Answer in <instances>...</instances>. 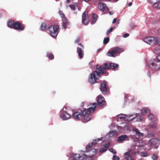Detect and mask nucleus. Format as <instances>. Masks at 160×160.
Instances as JSON below:
<instances>
[{"label": "nucleus", "mask_w": 160, "mask_h": 160, "mask_svg": "<svg viewBox=\"0 0 160 160\" xmlns=\"http://www.w3.org/2000/svg\"><path fill=\"white\" fill-rule=\"evenodd\" d=\"M125 98H126L127 96H126V94L125 95Z\"/></svg>", "instance_id": "obj_54"}, {"label": "nucleus", "mask_w": 160, "mask_h": 160, "mask_svg": "<svg viewBox=\"0 0 160 160\" xmlns=\"http://www.w3.org/2000/svg\"><path fill=\"white\" fill-rule=\"evenodd\" d=\"M97 69L93 73L90 74L88 79L89 82L91 84H94L96 82V80L99 78L100 74H103L105 72V69L102 66H99L98 65L96 66Z\"/></svg>", "instance_id": "obj_3"}, {"label": "nucleus", "mask_w": 160, "mask_h": 160, "mask_svg": "<svg viewBox=\"0 0 160 160\" xmlns=\"http://www.w3.org/2000/svg\"><path fill=\"white\" fill-rule=\"evenodd\" d=\"M102 67L104 68L105 71L106 69H109L111 68L113 69H117L118 68V65L114 63H112L109 65H108L107 63H104V66H102Z\"/></svg>", "instance_id": "obj_12"}, {"label": "nucleus", "mask_w": 160, "mask_h": 160, "mask_svg": "<svg viewBox=\"0 0 160 160\" xmlns=\"http://www.w3.org/2000/svg\"><path fill=\"white\" fill-rule=\"evenodd\" d=\"M87 12H84L82 14V20L83 24L85 25H87L89 22V19L87 15Z\"/></svg>", "instance_id": "obj_15"}, {"label": "nucleus", "mask_w": 160, "mask_h": 160, "mask_svg": "<svg viewBox=\"0 0 160 160\" xmlns=\"http://www.w3.org/2000/svg\"><path fill=\"white\" fill-rule=\"evenodd\" d=\"M158 140L155 138H153L149 141L148 144L151 147H153L155 148L156 149L158 147Z\"/></svg>", "instance_id": "obj_14"}, {"label": "nucleus", "mask_w": 160, "mask_h": 160, "mask_svg": "<svg viewBox=\"0 0 160 160\" xmlns=\"http://www.w3.org/2000/svg\"><path fill=\"white\" fill-rule=\"evenodd\" d=\"M96 103L92 104V107H90L86 111L85 108H83L81 110L80 112H76L73 113V116L76 120H80L84 118L83 122H87L89 121L91 118V112H93L96 108Z\"/></svg>", "instance_id": "obj_2"}, {"label": "nucleus", "mask_w": 160, "mask_h": 160, "mask_svg": "<svg viewBox=\"0 0 160 160\" xmlns=\"http://www.w3.org/2000/svg\"><path fill=\"white\" fill-rule=\"evenodd\" d=\"M102 138H98V139H94L91 144H88L86 147L87 152H89V155H85L83 154L82 156H80L79 154H73L71 155V158H72L73 160H89L88 159V158H91L97 152V150L95 149H91L88 151V149L91 148L93 146L97 143V142L99 141H101Z\"/></svg>", "instance_id": "obj_1"}, {"label": "nucleus", "mask_w": 160, "mask_h": 160, "mask_svg": "<svg viewBox=\"0 0 160 160\" xmlns=\"http://www.w3.org/2000/svg\"><path fill=\"white\" fill-rule=\"evenodd\" d=\"M78 10H80V9H79V8H78Z\"/></svg>", "instance_id": "obj_55"}, {"label": "nucleus", "mask_w": 160, "mask_h": 160, "mask_svg": "<svg viewBox=\"0 0 160 160\" xmlns=\"http://www.w3.org/2000/svg\"><path fill=\"white\" fill-rule=\"evenodd\" d=\"M8 27L11 28H13L18 31H21L24 29V27L19 22H15L12 20L8 22Z\"/></svg>", "instance_id": "obj_6"}, {"label": "nucleus", "mask_w": 160, "mask_h": 160, "mask_svg": "<svg viewBox=\"0 0 160 160\" xmlns=\"http://www.w3.org/2000/svg\"><path fill=\"white\" fill-rule=\"evenodd\" d=\"M113 160H120V158L119 157L114 155L113 156Z\"/></svg>", "instance_id": "obj_36"}, {"label": "nucleus", "mask_w": 160, "mask_h": 160, "mask_svg": "<svg viewBox=\"0 0 160 160\" xmlns=\"http://www.w3.org/2000/svg\"><path fill=\"white\" fill-rule=\"evenodd\" d=\"M97 102L98 105L99 106H102L105 104V102L104 98L100 95L98 96Z\"/></svg>", "instance_id": "obj_18"}, {"label": "nucleus", "mask_w": 160, "mask_h": 160, "mask_svg": "<svg viewBox=\"0 0 160 160\" xmlns=\"http://www.w3.org/2000/svg\"><path fill=\"white\" fill-rule=\"evenodd\" d=\"M129 36V34L128 33H126L123 35V37L124 38H126L128 37Z\"/></svg>", "instance_id": "obj_39"}, {"label": "nucleus", "mask_w": 160, "mask_h": 160, "mask_svg": "<svg viewBox=\"0 0 160 160\" xmlns=\"http://www.w3.org/2000/svg\"><path fill=\"white\" fill-rule=\"evenodd\" d=\"M116 18H114L112 21V23L113 24L115 23V22H116Z\"/></svg>", "instance_id": "obj_42"}, {"label": "nucleus", "mask_w": 160, "mask_h": 160, "mask_svg": "<svg viewBox=\"0 0 160 160\" xmlns=\"http://www.w3.org/2000/svg\"><path fill=\"white\" fill-rule=\"evenodd\" d=\"M158 158V157L157 156L155 155L154 154H153L152 155V158L153 160H156Z\"/></svg>", "instance_id": "obj_35"}, {"label": "nucleus", "mask_w": 160, "mask_h": 160, "mask_svg": "<svg viewBox=\"0 0 160 160\" xmlns=\"http://www.w3.org/2000/svg\"><path fill=\"white\" fill-rule=\"evenodd\" d=\"M143 145H144V143H142V145H140V147H142V146H143Z\"/></svg>", "instance_id": "obj_48"}, {"label": "nucleus", "mask_w": 160, "mask_h": 160, "mask_svg": "<svg viewBox=\"0 0 160 160\" xmlns=\"http://www.w3.org/2000/svg\"><path fill=\"white\" fill-rule=\"evenodd\" d=\"M143 118L142 116H140L137 119V121H141L142 120Z\"/></svg>", "instance_id": "obj_38"}, {"label": "nucleus", "mask_w": 160, "mask_h": 160, "mask_svg": "<svg viewBox=\"0 0 160 160\" xmlns=\"http://www.w3.org/2000/svg\"><path fill=\"white\" fill-rule=\"evenodd\" d=\"M157 59L158 60L160 61V54L158 56Z\"/></svg>", "instance_id": "obj_43"}, {"label": "nucleus", "mask_w": 160, "mask_h": 160, "mask_svg": "<svg viewBox=\"0 0 160 160\" xmlns=\"http://www.w3.org/2000/svg\"><path fill=\"white\" fill-rule=\"evenodd\" d=\"M153 128H155V129H156L157 128V126H154L153 127Z\"/></svg>", "instance_id": "obj_50"}, {"label": "nucleus", "mask_w": 160, "mask_h": 160, "mask_svg": "<svg viewBox=\"0 0 160 160\" xmlns=\"http://www.w3.org/2000/svg\"><path fill=\"white\" fill-rule=\"evenodd\" d=\"M132 3L131 2L129 3L128 4V6L129 7L131 6L132 5Z\"/></svg>", "instance_id": "obj_46"}, {"label": "nucleus", "mask_w": 160, "mask_h": 160, "mask_svg": "<svg viewBox=\"0 0 160 160\" xmlns=\"http://www.w3.org/2000/svg\"><path fill=\"white\" fill-rule=\"evenodd\" d=\"M114 50H115L117 53H121L123 52L124 51V49L120 47H117L113 48Z\"/></svg>", "instance_id": "obj_23"}, {"label": "nucleus", "mask_w": 160, "mask_h": 160, "mask_svg": "<svg viewBox=\"0 0 160 160\" xmlns=\"http://www.w3.org/2000/svg\"><path fill=\"white\" fill-rule=\"evenodd\" d=\"M59 28L58 25H54L49 27V33L52 37L55 38L58 34V31Z\"/></svg>", "instance_id": "obj_8"}, {"label": "nucleus", "mask_w": 160, "mask_h": 160, "mask_svg": "<svg viewBox=\"0 0 160 160\" xmlns=\"http://www.w3.org/2000/svg\"><path fill=\"white\" fill-rule=\"evenodd\" d=\"M109 41V38L108 37H106L105 38L103 41V43L104 44H107L108 42Z\"/></svg>", "instance_id": "obj_30"}, {"label": "nucleus", "mask_w": 160, "mask_h": 160, "mask_svg": "<svg viewBox=\"0 0 160 160\" xmlns=\"http://www.w3.org/2000/svg\"><path fill=\"white\" fill-rule=\"evenodd\" d=\"M142 155H141V157H147L148 156V154L146 152H141Z\"/></svg>", "instance_id": "obj_31"}, {"label": "nucleus", "mask_w": 160, "mask_h": 160, "mask_svg": "<svg viewBox=\"0 0 160 160\" xmlns=\"http://www.w3.org/2000/svg\"><path fill=\"white\" fill-rule=\"evenodd\" d=\"M69 7L72 10H74L75 9V6L74 5L71 4L69 5Z\"/></svg>", "instance_id": "obj_34"}, {"label": "nucleus", "mask_w": 160, "mask_h": 160, "mask_svg": "<svg viewBox=\"0 0 160 160\" xmlns=\"http://www.w3.org/2000/svg\"><path fill=\"white\" fill-rule=\"evenodd\" d=\"M153 8L160 10V1L159 0H149Z\"/></svg>", "instance_id": "obj_11"}, {"label": "nucleus", "mask_w": 160, "mask_h": 160, "mask_svg": "<svg viewBox=\"0 0 160 160\" xmlns=\"http://www.w3.org/2000/svg\"><path fill=\"white\" fill-rule=\"evenodd\" d=\"M119 0H115V1L116 2L117 1H118Z\"/></svg>", "instance_id": "obj_53"}, {"label": "nucleus", "mask_w": 160, "mask_h": 160, "mask_svg": "<svg viewBox=\"0 0 160 160\" xmlns=\"http://www.w3.org/2000/svg\"><path fill=\"white\" fill-rule=\"evenodd\" d=\"M77 52L79 58H82L83 56V51L82 49L79 47H78Z\"/></svg>", "instance_id": "obj_20"}, {"label": "nucleus", "mask_w": 160, "mask_h": 160, "mask_svg": "<svg viewBox=\"0 0 160 160\" xmlns=\"http://www.w3.org/2000/svg\"><path fill=\"white\" fill-rule=\"evenodd\" d=\"M149 112V110L147 108H144L141 110V114L142 115H145V114Z\"/></svg>", "instance_id": "obj_24"}, {"label": "nucleus", "mask_w": 160, "mask_h": 160, "mask_svg": "<svg viewBox=\"0 0 160 160\" xmlns=\"http://www.w3.org/2000/svg\"><path fill=\"white\" fill-rule=\"evenodd\" d=\"M146 65L147 68L149 67L152 69L155 70H158L160 69V61L158 60L157 58L154 59L150 65L147 63Z\"/></svg>", "instance_id": "obj_7"}, {"label": "nucleus", "mask_w": 160, "mask_h": 160, "mask_svg": "<svg viewBox=\"0 0 160 160\" xmlns=\"http://www.w3.org/2000/svg\"><path fill=\"white\" fill-rule=\"evenodd\" d=\"M137 116V113L129 115L121 113L117 116V121L118 122L123 121H129L134 119Z\"/></svg>", "instance_id": "obj_4"}, {"label": "nucleus", "mask_w": 160, "mask_h": 160, "mask_svg": "<svg viewBox=\"0 0 160 160\" xmlns=\"http://www.w3.org/2000/svg\"><path fill=\"white\" fill-rule=\"evenodd\" d=\"M119 23V21L117 22V24H118Z\"/></svg>", "instance_id": "obj_52"}, {"label": "nucleus", "mask_w": 160, "mask_h": 160, "mask_svg": "<svg viewBox=\"0 0 160 160\" xmlns=\"http://www.w3.org/2000/svg\"><path fill=\"white\" fill-rule=\"evenodd\" d=\"M142 142V140H140L139 141V143H140L141 142Z\"/></svg>", "instance_id": "obj_49"}, {"label": "nucleus", "mask_w": 160, "mask_h": 160, "mask_svg": "<svg viewBox=\"0 0 160 160\" xmlns=\"http://www.w3.org/2000/svg\"><path fill=\"white\" fill-rule=\"evenodd\" d=\"M109 151L114 154L116 153V151L113 148H111L109 149Z\"/></svg>", "instance_id": "obj_37"}, {"label": "nucleus", "mask_w": 160, "mask_h": 160, "mask_svg": "<svg viewBox=\"0 0 160 160\" xmlns=\"http://www.w3.org/2000/svg\"><path fill=\"white\" fill-rule=\"evenodd\" d=\"M154 116L152 113H150L148 116V118L149 120H152Z\"/></svg>", "instance_id": "obj_33"}, {"label": "nucleus", "mask_w": 160, "mask_h": 160, "mask_svg": "<svg viewBox=\"0 0 160 160\" xmlns=\"http://www.w3.org/2000/svg\"><path fill=\"white\" fill-rule=\"evenodd\" d=\"M110 145V143H108L104 145L103 148L100 150L99 152L100 153H103L105 152L107 150Z\"/></svg>", "instance_id": "obj_21"}, {"label": "nucleus", "mask_w": 160, "mask_h": 160, "mask_svg": "<svg viewBox=\"0 0 160 160\" xmlns=\"http://www.w3.org/2000/svg\"><path fill=\"white\" fill-rule=\"evenodd\" d=\"M144 41L147 43L151 45H154L158 42L157 39L153 37H145Z\"/></svg>", "instance_id": "obj_10"}, {"label": "nucleus", "mask_w": 160, "mask_h": 160, "mask_svg": "<svg viewBox=\"0 0 160 160\" xmlns=\"http://www.w3.org/2000/svg\"><path fill=\"white\" fill-rule=\"evenodd\" d=\"M117 132L116 131L112 130L109 132L107 134V136H108V137H112L115 135L117 133Z\"/></svg>", "instance_id": "obj_26"}, {"label": "nucleus", "mask_w": 160, "mask_h": 160, "mask_svg": "<svg viewBox=\"0 0 160 160\" xmlns=\"http://www.w3.org/2000/svg\"><path fill=\"white\" fill-rule=\"evenodd\" d=\"M47 56L50 60H52L54 58V56L52 54H48Z\"/></svg>", "instance_id": "obj_29"}, {"label": "nucleus", "mask_w": 160, "mask_h": 160, "mask_svg": "<svg viewBox=\"0 0 160 160\" xmlns=\"http://www.w3.org/2000/svg\"><path fill=\"white\" fill-rule=\"evenodd\" d=\"M47 28V26L46 23H42L41 26V29L42 30H45Z\"/></svg>", "instance_id": "obj_27"}, {"label": "nucleus", "mask_w": 160, "mask_h": 160, "mask_svg": "<svg viewBox=\"0 0 160 160\" xmlns=\"http://www.w3.org/2000/svg\"><path fill=\"white\" fill-rule=\"evenodd\" d=\"M92 17H93V20L91 22V23L92 24H93L95 23V22H96V21L98 19V15L95 13H93L92 14Z\"/></svg>", "instance_id": "obj_25"}, {"label": "nucleus", "mask_w": 160, "mask_h": 160, "mask_svg": "<svg viewBox=\"0 0 160 160\" xmlns=\"http://www.w3.org/2000/svg\"><path fill=\"white\" fill-rule=\"evenodd\" d=\"M98 10L100 11H104L105 10H108V8L104 3L99 2L98 6Z\"/></svg>", "instance_id": "obj_17"}, {"label": "nucleus", "mask_w": 160, "mask_h": 160, "mask_svg": "<svg viewBox=\"0 0 160 160\" xmlns=\"http://www.w3.org/2000/svg\"><path fill=\"white\" fill-rule=\"evenodd\" d=\"M80 41V38H77L75 41V43H78Z\"/></svg>", "instance_id": "obj_40"}, {"label": "nucleus", "mask_w": 160, "mask_h": 160, "mask_svg": "<svg viewBox=\"0 0 160 160\" xmlns=\"http://www.w3.org/2000/svg\"><path fill=\"white\" fill-rule=\"evenodd\" d=\"M147 74L149 77H150V72L149 71L148 72Z\"/></svg>", "instance_id": "obj_45"}, {"label": "nucleus", "mask_w": 160, "mask_h": 160, "mask_svg": "<svg viewBox=\"0 0 160 160\" xmlns=\"http://www.w3.org/2000/svg\"><path fill=\"white\" fill-rule=\"evenodd\" d=\"M115 28H116L115 27H113L109 29L107 31V33H106L107 34H109L110 32H111L112 31V30L113 29H115Z\"/></svg>", "instance_id": "obj_32"}, {"label": "nucleus", "mask_w": 160, "mask_h": 160, "mask_svg": "<svg viewBox=\"0 0 160 160\" xmlns=\"http://www.w3.org/2000/svg\"><path fill=\"white\" fill-rule=\"evenodd\" d=\"M71 117L70 114L65 111L63 112L60 115V118L63 120L68 119Z\"/></svg>", "instance_id": "obj_16"}, {"label": "nucleus", "mask_w": 160, "mask_h": 160, "mask_svg": "<svg viewBox=\"0 0 160 160\" xmlns=\"http://www.w3.org/2000/svg\"><path fill=\"white\" fill-rule=\"evenodd\" d=\"M67 109V108H66V107H63V108H62V109L61 110V111H62H62H64V109L65 110H66Z\"/></svg>", "instance_id": "obj_44"}, {"label": "nucleus", "mask_w": 160, "mask_h": 160, "mask_svg": "<svg viewBox=\"0 0 160 160\" xmlns=\"http://www.w3.org/2000/svg\"><path fill=\"white\" fill-rule=\"evenodd\" d=\"M66 2H67V3H68L69 2V0H67L66 1Z\"/></svg>", "instance_id": "obj_51"}, {"label": "nucleus", "mask_w": 160, "mask_h": 160, "mask_svg": "<svg viewBox=\"0 0 160 160\" xmlns=\"http://www.w3.org/2000/svg\"><path fill=\"white\" fill-rule=\"evenodd\" d=\"M78 45H80V46H81L82 48H83V46L82 45V44L80 43H79L78 44Z\"/></svg>", "instance_id": "obj_47"}, {"label": "nucleus", "mask_w": 160, "mask_h": 160, "mask_svg": "<svg viewBox=\"0 0 160 160\" xmlns=\"http://www.w3.org/2000/svg\"><path fill=\"white\" fill-rule=\"evenodd\" d=\"M128 136L126 135H123L119 136L117 139L118 142L122 143L124 141L128 140Z\"/></svg>", "instance_id": "obj_19"}, {"label": "nucleus", "mask_w": 160, "mask_h": 160, "mask_svg": "<svg viewBox=\"0 0 160 160\" xmlns=\"http://www.w3.org/2000/svg\"><path fill=\"white\" fill-rule=\"evenodd\" d=\"M114 11H113L108 12V13L110 15H113L114 13Z\"/></svg>", "instance_id": "obj_41"}, {"label": "nucleus", "mask_w": 160, "mask_h": 160, "mask_svg": "<svg viewBox=\"0 0 160 160\" xmlns=\"http://www.w3.org/2000/svg\"><path fill=\"white\" fill-rule=\"evenodd\" d=\"M136 145H133L131 147V150H129L128 152L124 153V157L123 159L124 160H135L131 157V156L136 155L139 152H135L134 150L136 148Z\"/></svg>", "instance_id": "obj_5"}, {"label": "nucleus", "mask_w": 160, "mask_h": 160, "mask_svg": "<svg viewBox=\"0 0 160 160\" xmlns=\"http://www.w3.org/2000/svg\"><path fill=\"white\" fill-rule=\"evenodd\" d=\"M133 131H134L136 132L137 134L139 136V137H142L143 136V133H141L139 132V130L138 129L136 128Z\"/></svg>", "instance_id": "obj_28"}, {"label": "nucleus", "mask_w": 160, "mask_h": 160, "mask_svg": "<svg viewBox=\"0 0 160 160\" xmlns=\"http://www.w3.org/2000/svg\"><path fill=\"white\" fill-rule=\"evenodd\" d=\"M59 14L62 18V26L64 29H66L68 26L69 25V22L68 21L67 18L65 17V15L62 11H59Z\"/></svg>", "instance_id": "obj_9"}, {"label": "nucleus", "mask_w": 160, "mask_h": 160, "mask_svg": "<svg viewBox=\"0 0 160 160\" xmlns=\"http://www.w3.org/2000/svg\"><path fill=\"white\" fill-rule=\"evenodd\" d=\"M116 54L117 53L114 50L113 48L112 49V51H109L107 53V55L108 56L112 57H114Z\"/></svg>", "instance_id": "obj_22"}, {"label": "nucleus", "mask_w": 160, "mask_h": 160, "mask_svg": "<svg viewBox=\"0 0 160 160\" xmlns=\"http://www.w3.org/2000/svg\"><path fill=\"white\" fill-rule=\"evenodd\" d=\"M100 89L103 94H105L107 93L108 91L107 82L103 81L101 83Z\"/></svg>", "instance_id": "obj_13"}]
</instances>
